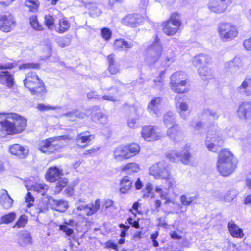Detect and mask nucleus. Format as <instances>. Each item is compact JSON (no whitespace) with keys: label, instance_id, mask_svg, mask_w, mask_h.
I'll return each instance as SVG.
<instances>
[{"label":"nucleus","instance_id":"1","mask_svg":"<svg viewBox=\"0 0 251 251\" xmlns=\"http://www.w3.org/2000/svg\"><path fill=\"white\" fill-rule=\"evenodd\" d=\"M162 52V45L159 39L156 36L154 40L147 49L146 53L144 55L145 62L149 65H151L158 61H161L164 66H168L169 65L168 62L174 61V55L170 57L165 56Z\"/></svg>","mask_w":251,"mask_h":251},{"label":"nucleus","instance_id":"58","mask_svg":"<svg viewBox=\"0 0 251 251\" xmlns=\"http://www.w3.org/2000/svg\"><path fill=\"white\" fill-rule=\"evenodd\" d=\"M128 145L130 148L131 152L133 154V156L138 154L140 150V147L138 144L136 143H131Z\"/></svg>","mask_w":251,"mask_h":251},{"label":"nucleus","instance_id":"28","mask_svg":"<svg viewBox=\"0 0 251 251\" xmlns=\"http://www.w3.org/2000/svg\"><path fill=\"white\" fill-rule=\"evenodd\" d=\"M50 204L52 208L59 212H64L68 207L67 201L64 200H50Z\"/></svg>","mask_w":251,"mask_h":251},{"label":"nucleus","instance_id":"39","mask_svg":"<svg viewBox=\"0 0 251 251\" xmlns=\"http://www.w3.org/2000/svg\"><path fill=\"white\" fill-rule=\"evenodd\" d=\"M107 60L109 64L108 70L109 72L112 74H116L119 72V65L115 62L113 55L111 54L107 57Z\"/></svg>","mask_w":251,"mask_h":251},{"label":"nucleus","instance_id":"54","mask_svg":"<svg viewBox=\"0 0 251 251\" xmlns=\"http://www.w3.org/2000/svg\"><path fill=\"white\" fill-rule=\"evenodd\" d=\"M101 35L104 40L108 41L111 38L112 32L108 28H103L101 30Z\"/></svg>","mask_w":251,"mask_h":251},{"label":"nucleus","instance_id":"10","mask_svg":"<svg viewBox=\"0 0 251 251\" xmlns=\"http://www.w3.org/2000/svg\"><path fill=\"white\" fill-rule=\"evenodd\" d=\"M189 146H186L181 151L171 150L166 153L167 157L171 161L178 162L180 161L186 165L191 164L192 156L188 151Z\"/></svg>","mask_w":251,"mask_h":251},{"label":"nucleus","instance_id":"18","mask_svg":"<svg viewBox=\"0 0 251 251\" xmlns=\"http://www.w3.org/2000/svg\"><path fill=\"white\" fill-rule=\"evenodd\" d=\"M143 18L138 14H130L122 20L123 25L130 27H135L142 22Z\"/></svg>","mask_w":251,"mask_h":251},{"label":"nucleus","instance_id":"23","mask_svg":"<svg viewBox=\"0 0 251 251\" xmlns=\"http://www.w3.org/2000/svg\"><path fill=\"white\" fill-rule=\"evenodd\" d=\"M63 175L62 170L56 167L49 168L46 175L47 180L50 182H53L61 178Z\"/></svg>","mask_w":251,"mask_h":251},{"label":"nucleus","instance_id":"5","mask_svg":"<svg viewBox=\"0 0 251 251\" xmlns=\"http://www.w3.org/2000/svg\"><path fill=\"white\" fill-rule=\"evenodd\" d=\"M67 136L63 135L49 138L41 140L38 144V149L43 153L50 154L58 151L63 146L62 140H67Z\"/></svg>","mask_w":251,"mask_h":251},{"label":"nucleus","instance_id":"38","mask_svg":"<svg viewBox=\"0 0 251 251\" xmlns=\"http://www.w3.org/2000/svg\"><path fill=\"white\" fill-rule=\"evenodd\" d=\"M89 114V110H87L86 113H83L77 110H74L72 111L69 112L64 115L66 116L70 119L71 121H75L76 118H84L86 115Z\"/></svg>","mask_w":251,"mask_h":251},{"label":"nucleus","instance_id":"24","mask_svg":"<svg viewBox=\"0 0 251 251\" xmlns=\"http://www.w3.org/2000/svg\"><path fill=\"white\" fill-rule=\"evenodd\" d=\"M0 203L1 206L5 209H8L12 206L13 200L10 197L7 191L5 189L1 191Z\"/></svg>","mask_w":251,"mask_h":251},{"label":"nucleus","instance_id":"50","mask_svg":"<svg viewBox=\"0 0 251 251\" xmlns=\"http://www.w3.org/2000/svg\"><path fill=\"white\" fill-rule=\"evenodd\" d=\"M155 191L160 194V197L162 199L166 200V203H169L171 202V201L169 198L168 193L166 192V191H163L160 187L157 186L155 188Z\"/></svg>","mask_w":251,"mask_h":251},{"label":"nucleus","instance_id":"33","mask_svg":"<svg viewBox=\"0 0 251 251\" xmlns=\"http://www.w3.org/2000/svg\"><path fill=\"white\" fill-rule=\"evenodd\" d=\"M94 138L93 135L89 134V132H84L78 134L76 137V140L77 143L86 144L83 147L86 146L87 144Z\"/></svg>","mask_w":251,"mask_h":251},{"label":"nucleus","instance_id":"45","mask_svg":"<svg viewBox=\"0 0 251 251\" xmlns=\"http://www.w3.org/2000/svg\"><path fill=\"white\" fill-rule=\"evenodd\" d=\"M164 74V70L161 71L159 76L157 77L154 80V87L155 88L157 89H161L163 88L164 85V80L163 75Z\"/></svg>","mask_w":251,"mask_h":251},{"label":"nucleus","instance_id":"57","mask_svg":"<svg viewBox=\"0 0 251 251\" xmlns=\"http://www.w3.org/2000/svg\"><path fill=\"white\" fill-rule=\"evenodd\" d=\"M17 66V63L15 62H6L0 65V70L11 69Z\"/></svg>","mask_w":251,"mask_h":251},{"label":"nucleus","instance_id":"46","mask_svg":"<svg viewBox=\"0 0 251 251\" xmlns=\"http://www.w3.org/2000/svg\"><path fill=\"white\" fill-rule=\"evenodd\" d=\"M57 181H58L55 188L54 192L55 193H59L62 189L66 186L68 183V180L65 177H61Z\"/></svg>","mask_w":251,"mask_h":251},{"label":"nucleus","instance_id":"49","mask_svg":"<svg viewBox=\"0 0 251 251\" xmlns=\"http://www.w3.org/2000/svg\"><path fill=\"white\" fill-rule=\"evenodd\" d=\"M45 23L49 29L51 30H54L55 26L54 25V19L52 16L46 15L45 16Z\"/></svg>","mask_w":251,"mask_h":251},{"label":"nucleus","instance_id":"61","mask_svg":"<svg viewBox=\"0 0 251 251\" xmlns=\"http://www.w3.org/2000/svg\"><path fill=\"white\" fill-rule=\"evenodd\" d=\"M37 108L40 111H47L49 110H55L57 108L56 107L52 106L50 105H45L43 104H39L38 105Z\"/></svg>","mask_w":251,"mask_h":251},{"label":"nucleus","instance_id":"3","mask_svg":"<svg viewBox=\"0 0 251 251\" xmlns=\"http://www.w3.org/2000/svg\"><path fill=\"white\" fill-rule=\"evenodd\" d=\"M170 167L164 161L153 164L149 169V174L155 179H164L168 183V188H173L176 186V182L171 177Z\"/></svg>","mask_w":251,"mask_h":251},{"label":"nucleus","instance_id":"51","mask_svg":"<svg viewBox=\"0 0 251 251\" xmlns=\"http://www.w3.org/2000/svg\"><path fill=\"white\" fill-rule=\"evenodd\" d=\"M27 217L25 215H22L19 218L18 220L15 224V225L13 227V228L23 227L25 226V225L27 223Z\"/></svg>","mask_w":251,"mask_h":251},{"label":"nucleus","instance_id":"52","mask_svg":"<svg viewBox=\"0 0 251 251\" xmlns=\"http://www.w3.org/2000/svg\"><path fill=\"white\" fill-rule=\"evenodd\" d=\"M237 192L234 190H231L226 192L224 197L225 202L231 201L236 196Z\"/></svg>","mask_w":251,"mask_h":251},{"label":"nucleus","instance_id":"15","mask_svg":"<svg viewBox=\"0 0 251 251\" xmlns=\"http://www.w3.org/2000/svg\"><path fill=\"white\" fill-rule=\"evenodd\" d=\"M230 3V0H212L210 1L208 6L211 11L216 13H221L225 11Z\"/></svg>","mask_w":251,"mask_h":251},{"label":"nucleus","instance_id":"14","mask_svg":"<svg viewBox=\"0 0 251 251\" xmlns=\"http://www.w3.org/2000/svg\"><path fill=\"white\" fill-rule=\"evenodd\" d=\"M175 105L177 111L179 113L181 117L183 119H186L189 116V112L185 113L188 111L189 106L186 101V98L177 95L175 97Z\"/></svg>","mask_w":251,"mask_h":251},{"label":"nucleus","instance_id":"35","mask_svg":"<svg viewBox=\"0 0 251 251\" xmlns=\"http://www.w3.org/2000/svg\"><path fill=\"white\" fill-rule=\"evenodd\" d=\"M70 27V23L66 18H62L59 21L57 25L55 26L54 30L59 33H63L68 30Z\"/></svg>","mask_w":251,"mask_h":251},{"label":"nucleus","instance_id":"62","mask_svg":"<svg viewBox=\"0 0 251 251\" xmlns=\"http://www.w3.org/2000/svg\"><path fill=\"white\" fill-rule=\"evenodd\" d=\"M119 226L120 228L122 229L120 234L121 237L123 238L126 237V232L129 229L130 226L125 225L123 224H120Z\"/></svg>","mask_w":251,"mask_h":251},{"label":"nucleus","instance_id":"36","mask_svg":"<svg viewBox=\"0 0 251 251\" xmlns=\"http://www.w3.org/2000/svg\"><path fill=\"white\" fill-rule=\"evenodd\" d=\"M211 62V58L207 55L200 54L196 55L193 59V63L196 66L207 64Z\"/></svg>","mask_w":251,"mask_h":251},{"label":"nucleus","instance_id":"8","mask_svg":"<svg viewBox=\"0 0 251 251\" xmlns=\"http://www.w3.org/2000/svg\"><path fill=\"white\" fill-rule=\"evenodd\" d=\"M186 75L181 71H177L172 75L171 77L170 87L176 93H184L188 91L186 88Z\"/></svg>","mask_w":251,"mask_h":251},{"label":"nucleus","instance_id":"6","mask_svg":"<svg viewBox=\"0 0 251 251\" xmlns=\"http://www.w3.org/2000/svg\"><path fill=\"white\" fill-rule=\"evenodd\" d=\"M24 83L33 94L41 95L45 92L43 83L34 72H30L27 74Z\"/></svg>","mask_w":251,"mask_h":251},{"label":"nucleus","instance_id":"37","mask_svg":"<svg viewBox=\"0 0 251 251\" xmlns=\"http://www.w3.org/2000/svg\"><path fill=\"white\" fill-rule=\"evenodd\" d=\"M132 185V182L127 176H126L121 181L120 191L123 194L128 193Z\"/></svg>","mask_w":251,"mask_h":251},{"label":"nucleus","instance_id":"26","mask_svg":"<svg viewBox=\"0 0 251 251\" xmlns=\"http://www.w3.org/2000/svg\"><path fill=\"white\" fill-rule=\"evenodd\" d=\"M228 229L230 235L234 238H242L244 236L243 230L240 228L232 220L228 222Z\"/></svg>","mask_w":251,"mask_h":251},{"label":"nucleus","instance_id":"25","mask_svg":"<svg viewBox=\"0 0 251 251\" xmlns=\"http://www.w3.org/2000/svg\"><path fill=\"white\" fill-rule=\"evenodd\" d=\"M0 84L11 88L14 85V77L8 71L0 72Z\"/></svg>","mask_w":251,"mask_h":251},{"label":"nucleus","instance_id":"60","mask_svg":"<svg viewBox=\"0 0 251 251\" xmlns=\"http://www.w3.org/2000/svg\"><path fill=\"white\" fill-rule=\"evenodd\" d=\"M59 228L63 231L68 236H70L73 233V230L69 228L66 225H61L59 226Z\"/></svg>","mask_w":251,"mask_h":251},{"label":"nucleus","instance_id":"11","mask_svg":"<svg viewBox=\"0 0 251 251\" xmlns=\"http://www.w3.org/2000/svg\"><path fill=\"white\" fill-rule=\"evenodd\" d=\"M181 24L179 14L177 13H173L169 20L166 22L164 26L163 32L167 35H173L178 31Z\"/></svg>","mask_w":251,"mask_h":251},{"label":"nucleus","instance_id":"20","mask_svg":"<svg viewBox=\"0 0 251 251\" xmlns=\"http://www.w3.org/2000/svg\"><path fill=\"white\" fill-rule=\"evenodd\" d=\"M130 110L136 115V118H129L127 125L130 128H133L137 127V120L143 114V109L140 106L134 105L130 108Z\"/></svg>","mask_w":251,"mask_h":251},{"label":"nucleus","instance_id":"40","mask_svg":"<svg viewBox=\"0 0 251 251\" xmlns=\"http://www.w3.org/2000/svg\"><path fill=\"white\" fill-rule=\"evenodd\" d=\"M122 171L126 172L127 174L132 173H136L140 170L139 164L134 163H129L122 167Z\"/></svg>","mask_w":251,"mask_h":251},{"label":"nucleus","instance_id":"56","mask_svg":"<svg viewBox=\"0 0 251 251\" xmlns=\"http://www.w3.org/2000/svg\"><path fill=\"white\" fill-rule=\"evenodd\" d=\"M57 42L60 47L64 48L71 44V39L69 38H60L57 39Z\"/></svg>","mask_w":251,"mask_h":251},{"label":"nucleus","instance_id":"27","mask_svg":"<svg viewBox=\"0 0 251 251\" xmlns=\"http://www.w3.org/2000/svg\"><path fill=\"white\" fill-rule=\"evenodd\" d=\"M238 92L246 96L251 95V78L247 76L242 82V84L237 88Z\"/></svg>","mask_w":251,"mask_h":251},{"label":"nucleus","instance_id":"55","mask_svg":"<svg viewBox=\"0 0 251 251\" xmlns=\"http://www.w3.org/2000/svg\"><path fill=\"white\" fill-rule=\"evenodd\" d=\"M30 24L31 26L36 30H41L42 29V25H39L36 17L32 16L30 18Z\"/></svg>","mask_w":251,"mask_h":251},{"label":"nucleus","instance_id":"32","mask_svg":"<svg viewBox=\"0 0 251 251\" xmlns=\"http://www.w3.org/2000/svg\"><path fill=\"white\" fill-rule=\"evenodd\" d=\"M198 71L200 77L204 81L210 80L213 77L211 69L207 67H200Z\"/></svg>","mask_w":251,"mask_h":251},{"label":"nucleus","instance_id":"4","mask_svg":"<svg viewBox=\"0 0 251 251\" xmlns=\"http://www.w3.org/2000/svg\"><path fill=\"white\" fill-rule=\"evenodd\" d=\"M233 155L227 149L221 151L217 163V167L220 174L227 176L234 170L236 165L233 163Z\"/></svg>","mask_w":251,"mask_h":251},{"label":"nucleus","instance_id":"48","mask_svg":"<svg viewBox=\"0 0 251 251\" xmlns=\"http://www.w3.org/2000/svg\"><path fill=\"white\" fill-rule=\"evenodd\" d=\"M34 191L44 195L48 189V186L44 183H36L32 187Z\"/></svg>","mask_w":251,"mask_h":251},{"label":"nucleus","instance_id":"17","mask_svg":"<svg viewBox=\"0 0 251 251\" xmlns=\"http://www.w3.org/2000/svg\"><path fill=\"white\" fill-rule=\"evenodd\" d=\"M162 99L161 97H157L153 98L149 103L147 110L151 115H158L161 111V104Z\"/></svg>","mask_w":251,"mask_h":251},{"label":"nucleus","instance_id":"19","mask_svg":"<svg viewBox=\"0 0 251 251\" xmlns=\"http://www.w3.org/2000/svg\"><path fill=\"white\" fill-rule=\"evenodd\" d=\"M100 108L98 106H94L92 108L91 112L89 111V114H92V120L93 121L100 123L105 124L107 122V116L103 113L99 112Z\"/></svg>","mask_w":251,"mask_h":251},{"label":"nucleus","instance_id":"43","mask_svg":"<svg viewBox=\"0 0 251 251\" xmlns=\"http://www.w3.org/2000/svg\"><path fill=\"white\" fill-rule=\"evenodd\" d=\"M16 214L12 212L2 216L0 218V224H8L12 223L16 218Z\"/></svg>","mask_w":251,"mask_h":251},{"label":"nucleus","instance_id":"7","mask_svg":"<svg viewBox=\"0 0 251 251\" xmlns=\"http://www.w3.org/2000/svg\"><path fill=\"white\" fill-rule=\"evenodd\" d=\"M205 144L209 151L215 152L223 145L222 136L216 127H212L208 130Z\"/></svg>","mask_w":251,"mask_h":251},{"label":"nucleus","instance_id":"59","mask_svg":"<svg viewBox=\"0 0 251 251\" xmlns=\"http://www.w3.org/2000/svg\"><path fill=\"white\" fill-rule=\"evenodd\" d=\"M100 13V10L97 6H92L90 8V15L92 17L99 16Z\"/></svg>","mask_w":251,"mask_h":251},{"label":"nucleus","instance_id":"22","mask_svg":"<svg viewBox=\"0 0 251 251\" xmlns=\"http://www.w3.org/2000/svg\"><path fill=\"white\" fill-rule=\"evenodd\" d=\"M10 153L14 155L18 156L19 158H24L28 153V150L19 144H15L9 147Z\"/></svg>","mask_w":251,"mask_h":251},{"label":"nucleus","instance_id":"42","mask_svg":"<svg viewBox=\"0 0 251 251\" xmlns=\"http://www.w3.org/2000/svg\"><path fill=\"white\" fill-rule=\"evenodd\" d=\"M175 117L172 112L169 111L166 113L164 116V123L167 127L169 126H173L175 124Z\"/></svg>","mask_w":251,"mask_h":251},{"label":"nucleus","instance_id":"34","mask_svg":"<svg viewBox=\"0 0 251 251\" xmlns=\"http://www.w3.org/2000/svg\"><path fill=\"white\" fill-rule=\"evenodd\" d=\"M18 242L20 245L22 246H26L32 243V237L30 234L25 231L20 233L19 235Z\"/></svg>","mask_w":251,"mask_h":251},{"label":"nucleus","instance_id":"13","mask_svg":"<svg viewBox=\"0 0 251 251\" xmlns=\"http://www.w3.org/2000/svg\"><path fill=\"white\" fill-rule=\"evenodd\" d=\"M141 136L145 140L149 142L157 140L161 137L158 128L151 125L145 126L142 128Z\"/></svg>","mask_w":251,"mask_h":251},{"label":"nucleus","instance_id":"53","mask_svg":"<svg viewBox=\"0 0 251 251\" xmlns=\"http://www.w3.org/2000/svg\"><path fill=\"white\" fill-rule=\"evenodd\" d=\"M40 67V64L38 63H28L20 65L19 66V70L28 69H38Z\"/></svg>","mask_w":251,"mask_h":251},{"label":"nucleus","instance_id":"30","mask_svg":"<svg viewBox=\"0 0 251 251\" xmlns=\"http://www.w3.org/2000/svg\"><path fill=\"white\" fill-rule=\"evenodd\" d=\"M133 46V43L128 42L121 38L116 39L114 43V49L117 50H126L128 49L131 48Z\"/></svg>","mask_w":251,"mask_h":251},{"label":"nucleus","instance_id":"21","mask_svg":"<svg viewBox=\"0 0 251 251\" xmlns=\"http://www.w3.org/2000/svg\"><path fill=\"white\" fill-rule=\"evenodd\" d=\"M237 113L240 119H248L251 116V103L246 102L242 103L240 104Z\"/></svg>","mask_w":251,"mask_h":251},{"label":"nucleus","instance_id":"12","mask_svg":"<svg viewBox=\"0 0 251 251\" xmlns=\"http://www.w3.org/2000/svg\"><path fill=\"white\" fill-rule=\"evenodd\" d=\"M84 203V201L80 199L76 201L75 206L78 210L83 211L88 216L94 214L100 208V201L99 199L96 200L94 203L85 205Z\"/></svg>","mask_w":251,"mask_h":251},{"label":"nucleus","instance_id":"64","mask_svg":"<svg viewBox=\"0 0 251 251\" xmlns=\"http://www.w3.org/2000/svg\"><path fill=\"white\" fill-rule=\"evenodd\" d=\"M192 126L195 129L196 131H199L201 130L203 126V123L201 121H197L196 122H192L191 123Z\"/></svg>","mask_w":251,"mask_h":251},{"label":"nucleus","instance_id":"16","mask_svg":"<svg viewBox=\"0 0 251 251\" xmlns=\"http://www.w3.org/2000/svg\"><path fill=\"white\" fill-rule=\"evenodd\" d=\"M16 25V22L11 15H4L0 19V29L5 32L10 31Z\"/></svg>","mask_w":251,"mask_h":251},{"label":"nucleus","instance_id":"29","mask_svg":"<svg viewBox=\"0 0 251 251\" xmlns=\"http://www.w3.org/2000/svg\"><path fill=\"white\" fill-rule=\"evenodd\" d=\"M114 158L118 161L128 159L125 146H120L115 148L113 151Z\"/></svg>","mask_w":251,"mask_h":251},{"label":"nucleus","instance_id":"47","mask_svg":"<svg viewBox=\"0 0 251 251\" xmlns=\"http://www.w3.org/2000/svg\"><path fill=\"white\" fill-rule=\"evenodd\" d=\"M195 196H190L187 195H182L180 197V201L181 204L184 206H189L195 200Z\"/></svg>","mask_w":251,"mask_h":251},{"label":"nucleus","instance_id":"63","mask_svg":"<svg viewBox=\"0 0 251 251\" xmlns=\"http://www.w3.org/2000/svg\"><path fill=\"white\" fill-rule=\"evenodd\" d=\"M204 114L206 115H210L212 117H213L214 119H217L219 116L218 112L216 111L213 109H208L205 110L203 112Z\"/></svg>","mask_w":251,"mask_h":251},{"label":"nucleus","instance_id":"41","mask_svg":"<svg viewBox=\"0 0 251 251\" xmlns=\"http://www.w3.org/2000/svg\"><path fill=\"white\" fill-rule=\"evenodd\" d=\"M242 61L238 57H235L233 60L226 62L225 64V67L230 68L233 71H236L237 68L242 66Z\"/></svg>","mask_w":251,"mask_h":251},{"label":"nucleus","instance_id":"9","mask_svg":"<svg viewBox=\"0 0 251 251\" xmlns=\"http://www.w3.org/2000/svg\"><path fill=\"white\" fill-rule=\"evenodd\" d=\"M218 31L220 39L224 42L231 41L238 35L236 26L230 23H221L219 25Z\"/></svg>","mask_w":251,"mask_h":251},{"label":"nucleus","instance_id":"44","mask_svg":"<svg viewBox=\"0 0 251 251\" xmlns=\"http://www.w3.org/2000/svg\"><path fill=\"white\" fill-rule=\"evenodd\" d=\"M25 4L29 11L35 12L38 9L39 3L38 0H25Z\"/></svg>","mask_w":251,"mask_h":251},{"label":"nucleus","instance_id":"2","mask_svg":"<svg viewBox=\"0 0 251 251\" xmlns=\"http://www.w3.org/2000/svg\"><path fill=\"white\" fill-rule=\"evenodd\" d=\"M6 118L1 122V126L8 134L20 133L26 126V119L16 113L7 114Z\"/></svg>","mask_w":251,"mask_h":251},{"label":"nucleus","instance_id":"31","mask_svg":"<svg viewBox=\"0 0 251 251\" xmlns=\"http://www.w3.org/2000/svg\"><path fill=\"white\" fill-rule=\"evenodd\" d=\"M167 134L168 136L174 141L180 138L182 136V133L178 125H174L173 126L169 128Z\"/></svg>","mask_w":251,"mask_h":251}]
</instances>
